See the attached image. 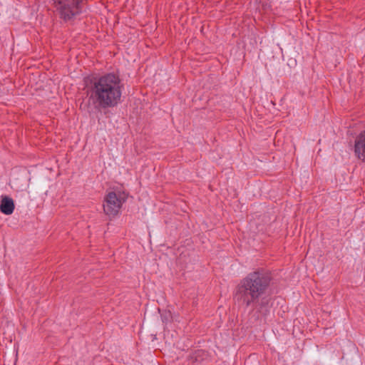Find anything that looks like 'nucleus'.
Returning <instances> with one entry per match:
<instances>
[{"label":"nucleus","mask_w":365,"mask_h":365,"mask_svg":"<svg viewBox=\"0 0 365 365\" xmlns=\"http://www.w3.org/2000/svg\"><path fill=\"white\" fill-rule=\"evenodd\" d=\"M354 153L357 158L365 161V130L362 131L355 139Z\"/></svg>","instance_id":"5"},{"label":"nucleus","mask_w":365,"mask_h":365,"mask_svg":"<svg viewBox=\"0 0 365 365\" xmlns=\"http://www.w3.org/2000/svg\"><path fill=\"white\" fill-rule=\"evenodd\" d=\"M203 354L204 352L202 350L195 351L192 355L189 356V361H190L192 364L199 362L202 360Z\"/></svg>","instance_id":"7"},{"label":"nucleus","mask_w":365,"mask_h":365,"mask_svg":"<svg viewBox=\"0 0 365 365\" xmlns=\"http://www.w3.org/2000/svg\"><path fill=\"white\" fill-rule=\"evenodd\" d=\"M123 85L114 73L94 78L87 86L88 101L98 110L115 107L120 101Z\"/></svg>","instance_id":"2"},{"label":"nucleus","mask_w":365,"mask_h":365,"mask_svg":"<svg viewBox=\"0 0 365 365\" xmlns=\"http://www.w3.org/2000/svg\"><path fill=\"white\" fill-rule=\"evenodd\" d=\"M15 205L13 199L9 196H1L0 202V211L6 215H11L14 210Z\"/></svg>","instance_id":"6"},{"label":"nucleus","mask_w":365,"mask_h":365,"mask_svg":"<svg viewBox=\"0 0 365 365\" xmlns=\"http://www.w3.org/2000/svg\"><path fill=\"white\" fill-rule=\"evenodd\" d=\"M256 365H259V363H257V364H256Z\"/></svg>","instance_id":"8"},{"label":"nucleus","mask_w":365,"mask_h":365,"mask_svg":"<svg viewBox=\"0 0 365 365\" xmlns=\"http://www.w3.org/2000/svg\"><path fill=\"white\" fill-rule=\"evenodd\" d=\"M125 201V198L122 197L121 194H117L113 191L108 192L104 199V212L108 216H115Z\"/></svg>","instance_id":"4"},{"label":"nucleus","mask_w":365,"mask_h":365,"mask_svg":"<svg viewBox=\"0 0 365 365\" xmlns=\"http://www.w3.org/2000/svg\"><path fill=\"white\" fill-rule=\"evenodd\" d=\"M272 277L271 273L259 268L250 272L236 287L235 297L245 307L252 306L261 316L266 317L270 311L269 299L264 295L267 292Z\"/></svg>","instance_id":"1"},{"label":"nucleus","mask_w":365,"mask_h":365,"mask_svg":"<svg viewBox=\"0 0 365 365\" xmlns=\"http://www.w3.org/2000/svg\"><path fill=\"white\" fill-rule=\"evenodd\" d=\"M83 0H53L59 16L65 21L73 20L82 11Z\"/></svg>","instance_id":"3"}]
</instances>
